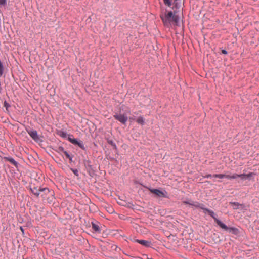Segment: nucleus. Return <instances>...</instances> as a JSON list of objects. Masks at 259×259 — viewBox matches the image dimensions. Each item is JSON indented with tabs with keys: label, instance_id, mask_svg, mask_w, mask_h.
Returning a JSON list of instances; mask_svg holds the SVG:
<instances>
[{
	"label": "nucleus",
	"instance_id": "1",
	"mask_svg": "<svg viewBox=\"0 0 259 259\" xmlns=\"http://www.w3.org/2000/svg\"><path fill=\"white\" fill-rule=\"evenodd\" d=\"M160 18L165 25H168L172 22L177 23L179 21L178 17L174 15L172 11H169L167 13H165L164 14L161 15Z\"/></svg>",
	"mask_w": 259,
	"mask_h": 259
},
{
	"label": "nucleus",
	"instance_id": "2",
	"mask_svg": "<svg viewBox=\"0 0 259 259\" xmlns=\"http://www.w3.org/2000/svg\"><path fill=\"white\" fill-rule=\"evenodd\" d=\"M203 212L205 213H208L214 219L215 222L217 224L218 226H219L220 227L224 226L223 223L216 218V214L212 210H210L206 207H204Z\"/></svg>",
	"mask_w": 259,
	"mask_h": 259
},
{
	"label": "nucleus",
	"instance_id": "3",
	"mask_svg": "<svg viewBox=\"0 0 259 259\" xmlns=\"http://www.w3.org/2000/svg\"><path fill=\"white\" fill-rule=\"evenodd\" d=\"M27 132L28 133L29 136L34 140L35 142H38L40 141V137L37 134V132L35 130H31L29 128L26 129Z\"/></svg>",
	"mask_w": 259,
	"mask_h": 259
},
{
	"label": "nucleus",
	"instance_id": "4",
	"mask_svg": "<svg viewBox=\"0 0 259 259\" xmlns=\"http://www.w3.org/2000/svg\"><path fill=\"white\" fill-rule=\"evenodd\" d=\"M151 192L155 194L159 197L168 198L167 195V192L165 191H162L158 189H149Z\"/></svg>",
	"mask_w": 259,
	"mask_h": 259
},
{
	"label": "nucleus",
	"instance_id": "5",
	"mask_svg": "<svg viewBox=\"0 0 259 259\" xmlns=\"http://www.w3.org/2000/svg\"><path fill=\"white\" fill-rule=\"evenodd\" d=\"M223 226H220V227L225 230V231H227L230 233H232L234 235H237L238 234L239 231V230L235 227H229L226 225H225L224 223H223Z\"/></svg>",
	"mask_w": 259,
	"mask_h": 259
},
{
	"label": "nucleus",
	"instance_id": "6",
	"mask_svg": "<svg viewBox=\"0 0 259 259\" xmlns=\"http://www.w3.org/2000/svg\"><path fill=\"white\" fill-rule=\"evenodd\" d=\"M32 193L36 196H38L40 194V192L47 191V193L50 192L48 188H39L34 187L31 189Z\"/></svg>",
	"mask_w": 259,
	"mask_h": 259
},
{
	"label": "nucleus",
	"instance_id": "7",
	"mask_svg": "<svg viewBox=\"0 0 259 259\" xmlns=\"http://www.w3.org/2000/svg\"><path fill=\"white\" fill-rule=\"evenodd\" d=\"M114 117L116 120H117L118 121H119V122L124 124H125L126 123L128 120V118L127 116H125L124 115L121 114H116L114 115Z\"/></svg>",
	"mask_w": 259,
	"mask_h": 259
},
{
	"label": "nucleus",
	"instance_id": "8",
	"mask_svg": "<svg viewBox=\"0 0 259 259\" xmlns=\"http://www.w3.org/2000/svg\"><path fill=\"white\" fill-rule=\"evenodd\" d=\"M135 241L145 247H150L151 245V242L147 240L136 239Z\"/></svg>",
	"mask_w": 259,
	"mask_h": 259
},
{
	"label": "nucleus",
	"instance_id": "9",
	"mask_svg": "<svg viewBox=\"0 0 259 259\" xmlns=\"http://www.w3.org/2000/svg\"><path fill=\"white\" fill-rule=\"evenodd\" d=\"M190 205L192 206L193 207H194L195 208H199L202 209L203 210H204V207H205L204 204H203L202 203H200L198 202L191 201V203H190Z\"/></svg>",
	"mask_w": 259,
	"mask_h": 259
},
{
	"label": "nucleus",
	"instance_id": "10",
	"mask_svg": "<svg viewBox=\"0 0 259 259\" xmlns=\"http://www.w3.org/2000/svg\"><path fill=\"white\" fill-rule=\"evenodd\" d=\"M254 175L253 172H250L248 174H242L239 175V178L242 180H245L246 179H250V178Z\"/></svg>",
	"mask_w": 259,
	"mask_h": 259
},
{
	"label": "nucleus",
	"instance_id": "11",
	"mask_svg": "<svg viewBox=\"0 0 259 259\" xmlns=\"http://www.w3.org/2000/svg\"><path fill=\"white\" fill-rule=\"evenodd\" d=\"M225 178L228 179H235L237 178H239V174L236 173L233 174L232 175L225 174Z\"/></svg>",
	"mask_w": 259,
	"mask_h": 259
},
{
	"label": "nucleus",
	"instance_id": "12",
	"mask_svg": "<svg viewBox=\"0 0 259 259\" xmlns=\"http://www.w3.org/2000/svg\"><path fill=\"white\" fill-rule=\"evenodd\" d=\"M230 205L232 206L234 209H239L240 207H242L243 205L238 202H230Z\"/></svg>",
	"mask_w": 259,
	"mask_h": 259
},
{
	"label": "nucleus",
	"instance_id": "13",
	"mask_svg": "<svg viewBox=\"0 0 259 259\" xmlns=\"http://www.w3.org/2000/svg\"><path fill=\"white\" fill-rule=\"evenodd\" d=\"M5 159H6L8 161H9L11 163H12L15 166H17V165H18L17 162L15 160V159L14 158H13L12 157H5Z\"/></svg>",
	"mask_w": 259,
	"mask_h": 259
},
{
	"label": "nucleus",
	"instance_id": "14",
	"mask_svg": "<svg viewBox=\"0 0 259 259\" xmlns=\"http://www.w3.org/2000/svg\"><path fill=\"white\" fill-rule=\"evenodd\" d=\"M92 229L96 232H100L101 229L99 226L94 223H92Z\"/></svg>",
	"mask_w": 259,
	"mask_h": 259
},
{
	"label": "nucleus",
	"instance_id": "15",
	"mask_svg": "<svg viewBox=\"0 0 259 259\" xmlns=\"http://www.w3.org/2000/svg\"><path fill=\"white\" fill-rule=\"evenodd\" d=\"M137 122L142 125L145 124V119L142 116H139L137 119Z\"/></svg>",
	"mask_w": 259,
	"mask_h": 259
},
{
	"label": "nucleus",
	"instance_id": "16",
	"mask_svg": "<svg viewBox=\"0 0 259 259\" xmlns=\"http://www.w3.org/2000/svg\"><path fill=\"white\" fill-rule=\"evenodd\" d=\"M68 140L69 142H70L71 143H72L74 145H77V143L78 141V140L77 139L75 138H72L71 137L68 138Z\"/></svg>",
	"mask_w": 259,
	"mask_h": 259
},
{
	"label": "nucleus",
	"instance_id": "17",
	"mask_svg": "<svg viewBox=\"0 0 259 259\" xmlns=\"http://www.w3.org/2000/svg\"><path fill=\"white\" fill-rule=\"evenodd\" d=\"M76 145H78L80 148H81L83 150L85 149V147L84 145V144L83 142L81 141H78Z\"/></svg>",
	"mask_w": 259,
	"mask_h": 259
},
{
	"label": "nucleus",
	"instance_id": "18",
	"mask_svg": "<svg viewBox=\"0 0 259 259\" xmlns=\"http://www.w3.org/2000/svg\"><path fill=\"white\" fill-rule=\"evenodd\" d=\"M4 68L3 63L0 60V76H2L4 73Z\"/></svg>",
	"mask_w": 259,
	"mask_h": 259
},
{
	"label": "nucleus",
	"instance_id": "19",
	"mask_svg": "<svg viewBox=\"0 0 259 259\" xmlns=\"http://www.w3.org/2000/svg\"><path fill=\"white\" fill-rule=\"evenodd\" d=\"M108 143L110 145H111L114 149H117V146L116 145V144L112 140H108Z\"/></svg>",
	"mask_w": 259,
	"mask_h": 259
},
{
	"label": "nucleus",
	"instance_id": "20",
	"mask_svg": "<svg viewBox=\"0 0 259 259\" xmlns=\"http://www.w3.org/2000/svg\"><path fill=\"white\" fill-rule=\"evenodd\" d=\"M225 177V174H215V175H213V177L218 178L220 179L224 178Z\"/></svg>",
	"mask_w": 259,
	"mask_h": 259
},
{
	"label": "nucleus",
	"instance_id": "21",
	"mask_svg": "<svg viewBox=\"0 0 259 259\" xmlns=\"http://www.w3.org/2000/svg\"><path fill=\"white\" fill-rule=\"evenodd\" d=\"M67 133L66 132L64 131H61L60 136L63 138H66L67 137Z\"/></svg>",
	"mask_w": 259,
	"mask_h": 259
},
{
	"label": "nucleus",
	"instance_id": "22",
	"mask_svg": "<svg viewBox=\"0 0 259 259\" xmlns=\"http://www.w3.org/2000/svg\"><path fill=\"white\" fill-rule=\"evenodd\" d=\"M163 2L165 5H167L169 7H170L171 5V0H163Z\"/></svg>",
	"mask_w": 259,
	"mask_h": 259
},
{
	"label": "nucleus",
	"instance_id": "23",
	"mask_svg": "<svg viewBox=\"0 0 259 259\" xmlns=\"http://www.w3.org/2000/svg\"><path fill=\"white\" fill-rule=\"evenodd\" d=\"M64 153L66 156V157L69 159L70 161L72 160V157L69 154V153L66 151H64Z\"/></svg>",
	"mask_w": 259,
	"mask_h": 259
},
{
	"label": "nucleus",
	"instance_id": "24",
	"mask_svg": "<svg viewBox=\"0 0 259 259\" xmlns=\"http://www.w3.org/2000/svg\"><path fill=\"white\" fill-rule=\"evenodd\" d=\"M4 107L6 108V109L8 111L9 108L10 107V105L5 101L4 102Z\"/></svg>",
	"mask_w": 259,
	"mask_h": 259
},
{
	"label": "nucleus",
	"instance_id": "25",
	"mask_svg": "<svg viewBox=\"0 0 259 259\" xmlns=\"http://www.w3.org/2000/svg\"><path fill=\"white\" fill-rule=\"evenodd\" d=\"M72 171L74 173L75 175L76 176H78V170L77 169H71Z\"/></svg>",
	"mask_w": 259,
	"mask_h": 259
},
{
	"label": "nucleus",
	"instance_id": "26",
	"mask_svg": "<svg viewBox=\"0 0 259 259\" xmlns=\"http://www.w3.org/2000/svg\"><path fill=\"white\" fill-rule=\"evenodd\" d=\"M7 0H0V5L5 6L6 5Z\"/></svg>",
	"mask_w": 259,
	"mask_h": 259
},
{
	"label": "nucleus",
	"instance_id": "27",
	"mask_svg": "<svg viewBox=\"0 0 259 259\" xmlns=\"http://www.w3.org/2000/svg\"><path fill=\"white\" fill-rule=\"evenodd\" d=\"M65 150H64V148L62 146H60L58 148V151L59 152H63L64 153V151H65Z\"/></svg>",
	"mask_w": 259,
	"mask_h": 259
},
{
	"label": "nucleus",
	"instance_id": "28",
	"mask_svg": "<svg viewBox=\"0 0 259 259\" xmlns=\"http://www.w3.org/2000/svg\"><path fill=\"white\" fill-rule=\"evenodd\" d=\"M204 178H213V175H211L210 174H208V175H206Z\"/></svg>",
	"mask_w": 259,
	"mask_h": 259
},
{
	"label": "nucleus",
	"instance_id": "29",
	"mask_svg": "<svg viewBox=\"0 0 259 259\" xmlns=\"http://www.w3.org/2000/svg\"><path fill=\"white\" fill-rule=\"evenodd\" d=\"M183 203L185 204H188L190 205V203H191V202L189 201H184Z\"/></svg>",
	"mask_w": 259,
	"mask_h": 259
},
{
	"label": "nucleus",
	"instance_id": "30",
	"mask_svg": "<svg viewBox=\"0 0 259 259\" xmlns=\"http://www.w3.org/2000/svg\"><path fill=\"white\" fill-rule=\"evenodd\" d=\"M222 54H225V55H226L228 53L227 51L226 50H222Z\"/></svg>",
	"mask_w": 259,
	"mask_h": 259
},
{
	"label": "nucleus",
	"instance_id": "31",
	"mask_svg": "<svg viewBox=\"0 0 259 259\" xmlns=\"http://www.w3.org/2000/svg\"><path fill=\"white\" fill-rule=\"evenodd\" d=\"M20 230H21V231L23 233H24V230L22 227H20Z\"/></svg>",
	"mask_w": 259,
	"mask_h": 259
}]
</instances>
